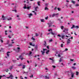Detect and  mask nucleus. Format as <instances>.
<instances>
[{
	"mask_svg": "<svg viewBox=\"0 0 79 79\" xmlns=\"http://www.w3.org/2000/svg\"><path fill=\"white\" fill-rule=\"evenodd\" d=\"M56 16V17H58V13H57V14H53L52 15V17H54V16Z\"/></svg>",
	"mask_w": 79,
	"mask_h": 79,
	"instance_id": "f257e3e1",
	"label": "nucleus"
},
{
	"mask_svg": "<svg viewBox=\"0 0 79 79\" xmlns=\"http://www.w3.org/2000/svg\"><path fill=\"white\" fill-rule=\"evenodd\" d=\"M67 45H69V44H71V41L69 40V39H68L67 41Z\"/></svg>",
	"mask_w": 79,
	"mask_h": 79,
	"instance_id": "f03ea898",
	"label": "nucleus"
},
{
	"mask_svg": "<svg viewBox=\"0 0 79 79\" xmlns=\"http://www.w3.org/2000/svg\"><path fill=\"white\" fill-rule=\"evenodd\" d=\"M17 49H16V52H17V53H19V52L20 51V48H17Z\"/></svg>",
	"mask_w": 79,
	"mask_h": 79,
	"instance_id": "7ed1b4c3",
	"label": "nucleus"
},
{
	"mask_svg": "<svg viewBox=\"0 0 79 79\" xmlns=\"http://www.w3.org/2000/svg\"><path fill=\"white\" fill-rule=\"evenodd\" d=\"M43 51H41V52L42 53V55H44V53H45V50H47V49H44V48L43 49Z\"/></svg>",
	"mask_w": 79,
	"mask_h": 79,
	"instance_id": "20e7f679",
	"label": "nucleus"
},
{
	"mask_svg": "<svg viewBox=\"0 0 79 79\" xmlns=\"http://www.w3.org/2000/svg\"><path fill=\"white\" fill-rule=\"evenodd\" d=\"M6 17L4 16V15H2V19L3 21H5L6 20Z\"/></svg>",
	"mask_w": 79,
	"mask_h": 79,
	"instance_id": "39448f33",
	"label": "nucleus"
},
{
	"mask_svg": "<svg viewBox=\"0 0 79 79\" xmlns=\"http://www.w3.org/2000/svg\"><path fill=\"white\" fill-rule=\"evenodd\" d=\"M75 27H76L77 28H79V26H77L76 27L74 25H73L72 26V27H71V29H73V28Z\"/></svg>",
	"mask_w": 79,
	"mask_h": 79,
	"instance_id": "423d86ee",
	"label": "nucleus"
},
{
	"mask_svg": "<svg viewBox=\"0 0 79 79\" xmlns=\"http://www.w3.org/2000/svg\"><path fill=\"white\" fill-rule=\"evenodd\" d=\"M13 75L11 74L9 77H7V78H8V79L10 78L11 79H13Z\"/></svg>",
	"mask_w": 79,
	"mask_h": 79,
	"instance_id": "0eeeda50",
	"label": "nucleus"
},
{
	"mask_svg": "<svg viewBox=\"0 0 79 79\" xmlns=\"http://www.w3.org/2000/svg\"><path fill=\"white\" fill-rule=\"evenodd\" d=\"M71 77L72 78H73L74 77V73L72 72L71 73Z\"/></svg>",
	"mask_w": 79,
	"mask_h": 79,
	"instance_id": "6e6552de",
	"label": "nucleus"
},
{
	"mask_svg": "<svg viewBox=\"0 0 79 79\" xmlns=\"http://www.w3.org/2000/svg\"><path fill=\"white\" fill-rule=\"evenodd\" d=\"M51 33V34H52V35H55V33H53V32H52V31H51V32L48 33V34L49 35Z\"/></svg>",
	"mask_w": 79,
	"mask_h": 79,
	"instance_id": "1a4fd4ad",
	"label": "nucleus"
},
{
	"mask_svg": "<svg viewBox=\"0 0 79 79\" xmlns=\"http://www.w3.org/2000/svg\"><path fill=\"white\" fill-rule=\"evenodd\" d=\"M19 58H20V59H21V60H23V56H22V55L20 56H19Z\"/></svg>",
	"mask_w": 79,
	"mask_h": 79,
	"instance_id": "9d476101",
	"label": "nucleus"
},
{
	"mask_svg": "<svg viewBox=\"0 0 79 79\" xmlns=\"http://www.w3.org/2000/svg\"><path fill=\"white\" fill-rule=\"evenodd\" d=\"M44 45L45 47H46L47 46V43H46V41H44Z\"/></svg>",
	"mask_w": 79,
	"mask_h": 79,
	"instance_id": "9b49d317",
	"label": "nucleus"
},
{
	"mask_svg": "<svg viewBox=\"0 0 79 79\" xmlns=\"http://www.w3.org/2000/svg\"><path fill=\"white\" fill-rule=\"evenodd\" d=\"M8 21H10V20H12V18L11 17H10V18H8L7 19Z\"/></svg>",
	"mask_w": 79,
	"mask_h": 79,
	"instance_id": "f8f14e48",
	"label": "nucleus"
},
{
	"mask_svg": "<svg viewBox=\"0 0 79 79\" xmlns=\"http://www.w3.org/2000/svg\"><path fill=\"white\" fill-rule=\"evenodd\" d=\"M13 66H12L10 67L9 69H10V71H11V69H13Z\"/></svg>",
	"mask_w": 79,
	"mask_h": 79,
	"instance_id": "ddd939ff",
	"label": "nucleus"
},
{
	"mask_svg": "<svg viewBox=\"0 0 79 79\" xmlns=\"http://www.w3.org/2000/svg\"><path fill=\"white\" fill-rule=\"evenodd\" d=\"M23 65V64H20L19 65H18V66H22Z\"/></svg>",
	"mask_w": 79,
	"mask_h": 79,
	"instance_id": "4468645a",
	"label": "nucleus"
},
{
	"mask_svg": "<svg viewBox=\"0 0 79 79\" xmlns=\"http://www.w3.org/2000/svg\"><path fill=\"white\" fill-rule=\"evenodd\" d=\"M8 53H10V52H8L7 53V55L8 57L9 56V54H8Z\"/></svg>",
	"mask_w": 79,
	"mask_h": 79,
	"instance_id": "2eb2a0df",
	"label": "nucleus"
},
{
	"mask_svg": "<svg viewBox=\"0 0 79 79\" xmlns=\"http://www.w3.org/2000/svg\"><path fill=\"white\" fill-rule=\"evenodd\" d=\"M31 8V6H28L27 7V10H30V8Z\"/></svg>",
	"mask_w": 79,
	"mask_h": 79,
	"instance_id": "dca6fc26",
	"label": "nucleus"
},
{
	"mask_svg": "<svg viewBox=\"0 0 79 79\" xmlns=\"http://www.w3.org/2000/svg\"><path fill=\"white\" fill-rule=\"evenodd\" d=\"M28 16H29V18H31V16L32 15V14H28Z\"/></svg>",
	"mask_w": 79,
	"mask_h": 79,
	"instance_id": "f3484780",
	"label": "nucleus"
},
{
	"mask_svg": "<svg viewBox=\"0 0 79 79\" xmlns=\"http://www.w3.org/2000/svg\"><path fill=\"white\" fill-rule=\"evenodd\" d=\"M37 8H38V7H35V11H37Z\"/></svg>",
	"mask_w": 79,
	"mask_h": 79,
	"instance_id": "a211bd4d",
	"label": "nucleus"
},
{
	"mask_svg": "<svg viewBox=\"0 0 79 79\" xmlns=\"http://www.w3.org/2000/svg\"><path fill=\"white\" fill-rule=\"evenodd\" d=\"M40 21H41V22H44V21H44V19H41Z\"/></svg>",
	"mask_w": 79,
	"mask_h": 79,
	"instance_id": "6ab92c4d",
	"label": "nucleus"
},
{
	"mask_svg": "<svg viewBox=\"0 0 79 79\" xmlns=\"http://www.w3.org/2000/svg\"><path fill=\"white\" fill-rule=\"evenodd\" d=\"M61 38L62 39H64V35H63L61 36Z\"/></svg>",
	"mask_w": 79,
	"mask_h": 79,
	"instance_id": "aec40b11",
	"label": "nucleus"
},
{
	"mask_svg": "<svg viewBox=\"0 0 79 79\" xmlns=\"http://www.w3.org/2000/svg\"><path fill=\"white\" fill-rule=\"evenodd\" d=\"M48 31H49V32H52V29H50L48 30Z\"/></svg>",
	"mask_w": 79,
	"mask_h": 79,
	"instance_id": "412c9836",
	"label": "nucleus"
},
{
	"mask_svg": "<svg viewBox=\"0 0 79 79\" xmlns=\"http://www.w3.org/2000/svg\"><path fill=\"white\" fill-rule=\"evenodd\" d=\"M44 10H48V8H47V7H45Z\"/></svg>",
	"mask_w": 79,
	"mask_h": 79,
	"instance_id": "4be33fe9",
	"label": "nucleus"
},
{
	"mask_svg": "<svg viewBox=\"0 0 79 79\" xmlns=\"http://www.w3.org/2000/svg\"><path fill=\"white\" fill-rule=\"evenodd\" d=\"M45 79H49V77H47V76H45Z\"/></svg>",
	"mask_w": 79,
	"mask_h": 79,
	"instance_id": "5701e85b",
	"label": "nucleus"
},
{
	"mask_svg": "<svg viewBox=\"0 0 79 79\" xmlns=\"http://www.w3.org/2000/svg\"><path fill=\"white\" fill-rule=\"evenodd\" d=\"M25 67H26V65H23V66L22 68L23 69H24V68H25Z\"/></svg>",
	"mask_w": 79,
	"mask_h": 79,
	"instance_id": "b1692460",
	"label": "nucleus"
},
{
	"mask_svg": "<svg viewBox=\"0 0 79 79\" xmlns=\"http://www.w3.org/2000/svg\"><path fill=\"white\" fill-rule=\"evenodd\" d=\"M30 53L28 55L30 56V55H31L32 54V52L31 51L30 52Z\"/></svg>",
	"mask_w": 79,
	"mask_h": 79,
	"instance_id": "393cba45",
	"label": "nucleus"
},
{
	"mask_svg": "<svg viewBox=\"0 0 79 79\" xmlns=\"http://www.w3.org/2000/svg\"><path fill=\"white\" fill-rule=\"evenodd\" d=\"M49 50H48V51L46 52V53L47 54H48V53H49Z\"/></svg>",
	"mask_w": 79,
	"mask_h": 79,
	"instance_id": "a878e982",
	"label": "nucleus"
},
{
	"mask_svg": "<svg viewBox=\"0 0 79 79\" xmlns=\"http://www.w3.org/2000/svg\"><path fill=\"white\" fill-rule=\"evenodd\" d=\"M76 75H77V76L79 74V72H76Z\"/></svg>",
	"mask_w": 79,
	"mask_h": 79,
	"instance_id": "bb28decb",
	"label": "nucleus"
},
{
	"mask_svg": "<svg viewBox=\"0 0 79 79\" xmlns=\"http://www.w3.org/2000/svg\"><path fill=\"white\" fill-rule=\"evenodd\" d=\"M37 48H38V46L36 45L35 46V49H37Z\"/></svg>",
	"mask_w": 79,
	"mask_h": 79,
	"instance_id": "cd10ccee",
	"label": "nucleus"
},
{
	"mask_svg": "<svg viewBox=\"0 0 79 79\" xmlns=\"http://www.w3.org/2000/svg\"><path fill=\"white\" fill-rule=\"evenodd\" d=\"M71 2L72 3H73V4H75V2L73 1H71Z\"/></svg>",
	"mask_w": 79,
	"mask_h": 79,
	"instance_id": "c85d7f7f",
	"label": "nucleus"
},
{
	"mask_svg": "<svg viewBox=\"0 0 79 79\" xmlns=\"http://www.w3.org/2000/svg\"><path fill=\"white\" fill-rule=\"evenodd\" d=\"M0 41H1V43H3V40L0 39Z\"/></svg>",
	"mask_w": 79,
	"mask_h": 79,
	"instance_id": "c756f323",
	"label": "nucleus"
},
{
	"mask_svg": "<svg viewBox=\"0 0 79 79\" xmlns=\"http://www.w3.org/2000/svg\"><path fill=\"white\" fill-rule=\"evenodd\" d=\"M72 68L73 69H76V68L74 67H72Z\"/></svg>",
	"mask_w": 79,
	"mask_h": 79,
	"instance_id": "7c9ffc66",
	"label": "nucleus"
},
{
	"mask_svg": "<svg viewBox=\"0 0 79 79\" xmlns=\"http://www.w3.org/2000/svg\"><path fill=\"white\" fill-rule=\"evenodd\" d=\"M31 39L32 40H35V39L34 38V37H32L31 38Z\"/></svg>",
	"mask_w": 79,
	"mask_h": 79,
	"instance_id": "2f4dec72",
	"label": "nucleus"
},
{
	"mask_svg": "<svg viewBox=\"0 0 79 79\" xmlns=\"http://www.w3.org/2000/svg\"><path fill=\"white\" fill-rule=\"evenodd\" d=\"M39 3H40V2H37V4L39 6H40V4H39Z\"/></svg>",
	"mask_w": 79,
	"mask_h": 79,
	"instance_id": "473e14b6",
	"label": "nucleus"
},
{
	"mask_svg": "<svg viewBox=\"0 0 79 79\" xmlns=\"http://www.w3.org/2000/svg\"><path fill=\"white\" fill-rule=\"evenodd\" d=\"M33 77V75H31V76H30V77Z\"/></svg>",
	"mask_w": 79,
	"mask_h": 79,
	"instance_id": "72a5a7b5",
	"label": "nucleus"
},
{
	"mask_svg": "<svg viewBox=\"0 0 79 79\" xmlns=\"http://www.w3.org/2000/svg\"><path fill=\"white\" fill-rule=\"evenodd\" d=\"M60 47H63V44H61V45H60Z\"/></svg>",
	"mask_w": 79,
	"mask_h": 79,
	"instance_id": "f704fd0d",
	"label": "nucleus"
},
{
	"mask_svg": "<svg viewBox=\"0 0 79 79\" xmlns=\"http://www.w3.org/2000/svg\"><path fill=\"white\" fill-rule=\"evenodd\" d=\"M57 20H58L59 21H60V23H61V19H57Z\"/></svg>",
	"mask_w": 79,
	"mask_h": 79,
	"instance_id": "c9c22d12",
	"label": "nucleus"
},
{
	"mask_svg": "<svg viewBox=\"0 0 79 79\" xmlns=\"http://www.w3.org/2000/svg\"><path fill=\"white\" fill-rule=\"evenodd\" d=\"M48 24H49V27H51V26H52V24H49L48 23Z\"/></svg>",
	"mask_w": 79,
	"mask_h": 79,
	"instance_id": "e433bc0d",
	"label": "nucleus"
},
{
	"mask_svg": "<svg viewBox=\"0 0 79 79\" xmlns=\"http://www.w3.org/2000/svg\"><path fill=\"white\" fill-rule=\"evenodd\" d=\"M68 31V29H65V30H64L63 32H65L66 31Z\"/></svg>",
	"mask_w": 79,
	"mask_h": 79,
	"instance_id": "4c0bfd02",
	"label": "nucleus"
},
{
	"mask_svg": "<svg viewBox=\"0 0 79 79\" xmlns=\"http://www.w3.org/2000/svg\"><path fill=\"white\" fill-rule=\"evenodd\" d=\"M9 70H8V69H6V72H8V71Z\"/></svg>",
	"mask_w": 79,
	"mask_h": 79,
	"instance_id": "58836bf2",
	"label": "nucleus"
},
{
	"mask_svg": "<svg viewBox=\"0 0 79 79\" xmlns=\"http://www.w3.org/2000/svg\"><path fill=\"white\" fill-rule=\"evenodd\" d=\"M13 11H15V13H16L17 12V10H12Z\"/></svg>",
	"mask_w": 79,
	"mask_h": 79,
	"instance_id": "ea45409f",
	"label": "nucleus"
},
{
	"mask_svg": "<svg viewBox=\"0 0 79 79\" xmlns=\"http://www.w3.org/2000/svg\"><path fill=\"white\" fill-rule=\"evenodd\" d=\"M24 9H27V7L26 6H25L23 8Z\"/></svg>",
	"mask_w": 79,
	"mask_h": 79,
	"instance_id": "a19ab883",
	"label": "nucleus"
},
{
	"mask_svg": "<svg viewBox=\"0 0 79 79\" xmlns=\"http://www.w3.org/2000/svg\"><path fill=\"white\" fill-rule=\"evenodd\" d=\"M12 46V44H9V47H11Z\"/></svg>",
	"mask_w": 79,
	"mask_h": 79,
	"instance_id": "79ce46f5",
	"label": "nucleus"
},
{
	"mask_svg": "<svg viewBox=\"0 0 79 79\" xmlns=\"http://www.w3.org/2000/svg\"><path fill=\"white\" fill-rule=\"evenodd\" d=\"M35 36H36V37H37V36H39V35H38V34H37V33H36V34H35Z\"/></svg>",
	"mask_w": 79,
	"mask_h": 79,
	"instance_id": "37998d69",
	"label": "nucleus"
},
{
	"mask_svg": "<svg viewBox=\"0 0 79 79\" xmlns=\"http://www.w3.org/2000/svg\"><path fill=\"white\" fill-rule=\"evenodd\" d=\"M57 9L58 10V11H60V10H61V9L60 8H57Z\"/></svg>",
	"mask_w": 79,
	"mask_h": 79,
	"instance_id": "c03bdc74",
	"label": "nucleus"
},
{
	"mask_svg": "<svg viewBox=\"0 0 79 79\" xmlns=\"http://www.w3.org/2000/svg\"><path fill=\"white\" fill-rule=\"evenodd\" d=\"M58 37H61V35L60 34H59L57 35Z\"/></svg>",
	"mask_w": 79,
	"mask_h": 79,
	"instance_id": "a18cd8bd",
	"label": "nucleus"
},
{
	"mask_svg": "<svg viewBox=\"0 0 79 79\" xmlns=\"http://www.w3.org/2000/svg\"><path fill=\"white\" fill-rule=\"evenodd\" d=\"M5 35H7V33H6V32H7V31H5Z\"/></svg>",
	"mask_w": 79,
	"mask_h": 79,
	"instance_id": "49530a36",
	"label": "nucleus"
},
{
	"mask_svg": "<svg viewBox=\"0 0 79 79\" xmlns=\"http://www.w3.org/2000/svg\"><path fill=\"white\" fill-rule=\"evenodd\" d=\"M13 61L14 62V63H15L16 61V60H13Z\"/></svg>",
	"mask_w": 79,
	"mask_h": 79,
	"instance_id": "de8ad7c7",
	"label": "nucleus"
},
{
	"mask_svg": "<svg viewBox=\"0 0 79 79\" xmlns=\"http://www.w3.org/2000/svg\"><path fill=\"white\" fill-rule=\"evenodd\" d=\"M68 48H66L65 49V51H68Z\"/></svg>",
	"mask_w": 79,
	"mask_h": 79,
	"instance_id": "09e8293b",
	"label": "nucleus"
},
{
	"mask_svg": "<svg viewBox=\"0 0 79 79\" xmlns=\"http://www.w3.org/2000/svg\"><path fill=\"white\" fill-rule=\"evenodd\" d=\"M20 78H21V79H23V77L22 76H20Z\"/></svg>",
	"mask_w": 79,
	"mask_h": 79,
	"instance_id": "8fccbe9b",
	"label": "nucleus"
},
{
	"mask_svg": "<svg viewBox=\"0 0 79 79\" xmlns=\"http://www.w3.org/2000/svg\"><path fill=\"white\" fill-rule=\"evenodd\" d=\"M48 17L47 16L45 18V19H48Z\"/></svg>",
	"mask_w": 79,
	"mask_h": 79,
	"instance_id": "3c124183",
	"label": "nucleus"
},
{
	"mask_svg": "<svg viewBox=\"0 0 79 79\" xmlns=\"http://www.w3.org/2000/svg\"><path fill=\"white\" fill-rule=\"evenodd\" d=\"M30 45H32V43H30Z\"/></svg>",
	"mask_w": 79,
	"mask_h": 79,
	"instance_id": "603ef678",
	"label": "nucleus"
},
{
	"mask_svg": "<svg viewBox=\"0 0 79 79\" xmlns=\"http://www.w3.org/2000/svg\"><path fill=\"white\" fill-rule=\"evenodd\" d=\"M52 66L53 67V68H56V67L55 66L52 65Z\"/></svg>",
	"mask_w": 79,
	"mask_h": 79,
	"instance_id": "864d4df0",
	"label": "nucleus"
},
{
	"mask_svg": "<svg viewBox=\"0 0 79 79\" xmlns=\"http://www.w3.org/2000/svg\"><path fill=\"white\" fill-rule=\"evenodd\" d=\"M57 8V7H55V8L54 9V10H56V9Z\"/></svg>",
	"mask_w": 79,
	"mask_h": 79,
	"instance_id": "5fc2aeb1",
	"label": "nucleus"
},
{
	"mask_svg": "<svg viewBox=\"0 0 79 79\" xmlns=\"http://www.w3.org/2000/svg\"><path fill=\"white\" fill-rule=\"evenodd\" d=\"M8 37H9V38H11V36H10V35H9Z\"/></svg>",
	"mask_w": 79,
	"mask_h": 79,
	"instance_id": "6e6d98bb",
	"label": "nucleus"
},
{
	"mask_svg": "<svg viewBox=\"0 0 79 79\" xmlns=\"http://www.w3.org/2000/svg\"><path fill=\"white\" fill-rule=\"evenodd\" d=\"M64 27L63 26H61V29L63 30V28Z\"/></svg>",
	"mask_w": 79,
	"mask_h": 79,
	"instance_id": "4d7b16f0",
	"label": "nucleus"
},
{
	"mask_svg": "<svg viewBox=\"0 0 79 79\" xmlns=\"http://www.w3.org/2000/svg\"><path fill=\"white\" fill-rule=\"evenodd\" d=\"M48 4L47 3H46L45 4V6H47V5H48Z\"/></svg>",
	"mask_w": 79,
	"mask_h": 79,
	"instance_id": "13d9d810",
	"label": "nucleus"
},
{
	"mask_svg": "<svg viewBox=\"0 0 79 79\" xmlns=\"http://www.w3.org/2000/svg\"><path fill=\"white\" fill-rule=\"evenodd\" d=\"M4 76H5V77H6V76L5 75H2V77H4Z\"/></svg>",
	"mask_w": 79,
	"mask_h": 79,
	"instance_id": "bf43d9fd",
	"label": "nucleus"
},
{
	"mask_svg": "<svg viewBox=\"0 0 79 79\" xmlns=\"http://www.w3.org/2000/svg\"><path fill=\"white\" fill-rule=\"evenodd\" d=\"M76 6H79V5L78 4H77L76 5Z\"/></svg>",
	"mask_w": 79,
	"mask_h": 79,
	"instance_id": "052dcab7",
	"label": "nucleus"
},
{
	"mask_svg": "<svg viewBox=\"0 0 79 79\" xmlns=\"http://www.w3.org/2000/svg\"><path fill=\"white\" fill-rule=\"evenodd\" d=\"M47 48L48 49H49V46H47Z\"/></svg>",
	"mask_w": 79,
	"mask_h": 79,
	"instance_id": "680f3d73",
	"label": "nucleus"
},
{
	"mask_svg": "<svg viewBox=\"0 0 79 79\" xmlns=\"http://www.w3.org/2000/svg\"><path fill=\"white\" fill-rule=\"evenodd\" d=\"M58 57H61V56H60V54H59L58 55Z\"/></svg>",
	"mask_w": 79,
	"mask_h": 79,
	"instance_id": "e2e57ef3",
	"label": "nucleus"
},
{
	"mask_svg": "<svg viewBox=\"0 0 79 79\" xmlns=\"http://www.w3.org/2000/svg\"><path fill=\"white\" fill-rule=\"evenodd\" d=\"M24 73H28V72H26L24 71V72L23 73V74H24Z\"/></svg>",
	"mask_w": 79,
	"mask_h": 79,
	"instance_id": "0e129e2a",
	"label": "nucleus"
},
{
	"mask_svg": "<svg viewBox=\"0 0 79 79\" xmlns=\"http://www.w3.org/2000/svg\"><path fill=\"white\" fill-rule=\"evenodd\" d=\"M49 42H52V40L51 39L50 40H49Z\"/></svg>",
	"mask_w": 79,
	"mask_h": 79,
	"instance_id": "69168bd1",
	"label": "nucleus"
},
{
	"mask_svg": "<svg viewBox=\"0 0 79 79\" xmlns=\"http://www.w3.org/2000/svg\"><path fill=\"white\" fill-rule=\"evenodd\" d=\"M7 44H9V41H7Z\"/></svg>",
	"mask_w": 79,
	"mask_h": 79,
	"instance_id": "338daca9",
	"label": "nucleus"
},
{
	"mask_svg": "<svg viewBox=\"0 0 79 79\" xmlns=\"http://www.w3.org/2000/svg\"><path fill=\"white\" fill-rule=\"evenodd\" d=\"M2 76H0V79H2Z\"/></svg>",
	"mask_w": 79,
	"mask_h": 79,
	"instance_id": "774afa93",
	"label": "nucleus"
}]
</instances>
